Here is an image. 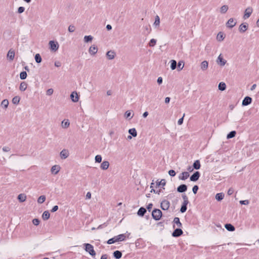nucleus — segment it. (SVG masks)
<instances>
[{
  "label": "nucleus",
  "instance_id": "1",
  "mask_svg": "<svg viewBox=\"0 0 259 259\" xmlns=\"http://www.w3.org/2000/svg\"><path fill=\"white\" fill-rule=\"evenodd\" d=\"M126 239V236L124 234H121L109 239L107 241L108 244H111L116 242L124 241Z\"/></svg>",
  "mask_w": 259,
  "mask_h": 259
},
{
  "label": "nucleus",
  "instance_id": "2",
  "mask_svg": "<svg viewBox=\"0 0 259 259\" xmlns=\"http://www.w3.org/2000/svg\"><path fill=\"white\" fill-rule=\"evenodd\" d=\"M182 198L184 200V201L181 206V207L180 209V211L182 213H184V212H186V211L187 210V205L189 203V200H188V197L185 194L183 195L182 196Z\"/></svg>",
  "mask_w": 259,
  "mask_h": 259
},
{
  "label": "nucleus",
  "instance_id": "3",
  "mask_svg": "<svg viewBox=\"0 0 259 259\" xmlns=\"http://www.w3.org/2000/svg\"><path fill=\"white\" fill-rule=\"evenodd\" d=\"M84 245L85 246V250L87 252H89V254L94 256L96 255V252L94 249V247L92 245L89 243H84Z\"/></svg>",
  "mask_w": 259,
  "mask_h": 259
},
{
  "label": "nucleus",
  "instance_id": "4",
  "mask_svg": "<svg viewBox=\"0 0 259 259\" xmlns=\"http://www.w3.org/2000/svg\"><path fill=\"white\" fill-rule=\"evenodd\" d=\"M153 218L156 220H159L162 217V212L159 209H154L152 212Z\"/></svg>",
  "mask_w": 259,
  "mask_h": 259
},
{
  "label": "nucleus",
  "instance_id": "5",
  "mask_svg": "<svg viewBox=\"0 0 259 259\" xmlns=\"http://www.w3.org/2000/svg\"><path fill=\"white\" fill-rule=\"evenodd\" d=\"M50 49L54 51H56L59 48V45L57 41L51 40L49 41Z\"/></svg>",
  "mask_w": 259,
  "mask_h": 259
},
{
  "label": "nucleus",
  "instance_id": "6",
  "mask_svg": "<svg viewBox=\"0 0 259 259\" xmlns=\"http://www.w3.org/2000/svg\"><path fill=\"white\" fill-rule=\"evenodd\" d=\"M170 206L169 202L167 200H163L161 202V207L163 210H167Z\"/></svg>",
  "mask_w": 259,
  "mask_h": 259
},
{
  "label": "nucleus",
  "instance_id": "7",
  "mask_svg": "<svg viewBox=\"0 0 259 259\" xmlns=\"http://www.w3.org/2000/svg\"><path fill=\"white\" fill-rule=\"evenodd\" d=\"M252 9L251 7H248L247 8H246L244 12L243 18L244 19L248 18L252 14Z\"/></svg>",
  "mask_w": 259,
  "mask_h": 259
},
{
  "label": "nucleus",
  "instance_id": "8",
  "mask_svg": "<svg viewBox=\"0 0 259 259\" xmlns=\"http://www.w3.org/2000/svg\"><path fill=\"white\" fill-rule=\"evenodd\" d=\"M200 176V174L199 171H195L190 178L191 181L196 182L197 181Z\"/></svg>",
  "mask_w": 259,
  "mask_h": 259
},
{
  "label": "nucleus",
  "instance_id": "9",
  "mask_svg": "<svg viewBox=\"0 0 259 259\" xmlns=\"http://www.w3.org/2000/svg\"><path fill=\"white\" fill-rule=\"evenodd\" d=\"M227 61L223 59V57H222V55L220 54L219 57H218V59L217 60V63L221 66H224Z\"/></svg>",
  "mask_w": 259,
  "mask_h": 259
},
{
  "label": "nucleus",
  "instance_id": "10",
  "mask_svg": "<svg viewBox=\"0 0 259 259\" xmlns=\"http://www.w3.org/2000/svg\"><path fill=\"white\" fill-rule=\"evenodd\" d=\"M60 155L62 159H65L69 156V153L68 150L64 149L61 151Z\"/></svg>",
  "mask_w": 259,
  "mask_h": 259
},
{
  "label": "nucleus",
  "instance_id": "11",
  "mask_svg": "<svg viewBox=\"0 0 259 259\" xmlns=\"http://www.w3.org/2000/svg\"><path fill=\"white\" fill-rule=\"evenodd\" d=\"M70 98L73 102H77L79 99V96L76 92H73L70 95Z\"/></svg>",
  "mask_w": 259,
  "mask_h": 259
},
{
  "label": "nucleus",
  "instance_id": "12",
  "mask_svg": "<svg viewBox=\"0 0 259 259\" xmlns=\"http://www.w3.org/2000/svg\"><path fill=\"white\" fill-rule=\"evenodd\" d=\"M252 102V99L250 97H245L242 101V105L243 106H247Z\"/></svg>",
  "mask_w": 259,
  "mask_h": 259
},
{
  "label": "nucleus",
  "instance_id": "13",
  "mask_svg": "<svg viewBox=\"0 0 259 259\" xmlns=\"http://www.w3.org/2000/svg\"><path fill=\"white\" fill-rule=\"evenodd\" d=\"M183 234V231L180 228H177L174 230L172 235L173 237H178Z\"/></svg>",
  "mask_w": 259,
  "mask_h": 259
},
{
  "label": "nucleus",
  "instance_id": "14",
  "mask_svg": "<svg viewBox=\"0 0 259 259\" xmlns=\"http://www.w3.org/2000/svg\"><path fill=\"white\" fill-rule=\"evenodd\" d=\"M236 22L235 21L233 18H230L229 19L226 23V25L228 27L233 28L235 26Z\"/></svg>",
  "mask_w": 259,
  "mask_h": 259
},
{
  "label": "nucleus",
  "instance_id": "15",
  "mask_svg": "<svg viewBox=\"0 0 259 259\" xmlns=\"http://www.w3.org/2000/svg\"><path fill=\"white\" fill-rule=\"evenodd\" d=\"M189 174L187 171L183 172L179 176V179L181 180H185L189 177Z\"/></svg>",
  "mask_w": 259,
  "mask_h": 259
},
{
  "label": "nucleus",
  "instance_id": "16",
  "mask_svg": "<svg viewBox=\"0 0 259 259\" xmlns=\"http://www.w3.org/2000/svg\"><path fill=\"white\" fill-rule=\"evenodd\" d=\"M187 190V186L185 184H182L177 188L178 192L183 193L186 191Z\"/></svg>",
  "mask_w": 259,
  "mask_h": 259
},
{
  "label": "nucleus",
  "instance_id": "17",
  "mask_svg": "<svg viewBox=\"0 0 259 259\" xmlns=\"http://www.w3.org/2000/svg\"><path fill=\"white\" fill-rule=\"evenodd\" d=\"M60 167L59 165H55L54 166H53L51 168V172L55 174V175H56L58 173V172L60 171Z\"/></svg>",
  "mask_w": 259,
  "mask_h": 259
},
{
  "label": "nucleus",
  "instance_id": "18",
  "mask_svg": "<svg viewBox=\"0 0 259 259\" xmlns=\"http://www.w3.org/2000/svg\"><path fill=\"white\" fill-rule=\"evenodd\" d=\"M97 51H98L97 47L96 46L93 45V46H92L90 48L89 52L90 54L95 55V54L97 53Z\"/></svg>",
  "mask_w": 259,
  "mask_h": 259
},
{
  "label": "nucleus",
  "instance_id": "19",
  "mask_svg": "<svg viewBox=\"0 0 259 259\" xmlns=\"http://www.w3.org/2000/svg\"><path fill=\"white\" fill-rule=\"evenodd\" d=\"M248 28V25L247 24H241L239 27V30L241 32H244L246 31Z\"/></svg>",
  "mask_w": 259,
  "mask_h": 259
},
{
  "label": "nucleus",
  "instance_id": "20",
  "mask_svg": "<svg viewBox=\"0 0 259 259\" xmlns=\"http://www.w3.org/2000/svg\"><path fill=\"white\" fill-rule=\"evenodd\" d=\"M208 63L207 61H203L201 62L200 67L202 70L205 71L208 68Z\"/></svg>",
  "mask_w": 259,
  "mask_h": 259
},
{
  "label": "nucleus",
  "instance_id": "21",
  "mask_svg": "<svg viewBox=\"0 0 259 259\" xmlns=\"http://www.w3.org/2000/svg\"><path fill=\"white\" fill-rule=\"evenodd\" d=\"M109 166V163L107 161H104L101 164V168L103 170H106Z\"/></svg>",
  "mask_w": 259,
  "mask_h": 259
},
{
  "label": "nucleus",
  "instance_id": "22",
  "mask_svg": "<svg viewBox=\"0 0 259 259\" xmlns=\"http://www.w3.org/2000/svg\"><path fill=\"white\" fill-rule=\"evenodd\" d=\"M15 57V52L14 51H12L11 50H10L7 54V57L10 60H13Z\"/></svg>",
  "mask_w": 259,
  "mask_h": 259
},
{
  "label": "nucleus",
  "instance_id": "23",
  "mask_svg": "<svg viewBox=\"0 0 259 259\" xmlns=\"http://www.w3.org/2000/svg\"><path fill=\"white\" fill-rule=\"evenodd\" d=\"M61 125L63 128H67L69 126L70 122L68 119H64L62 121Z\"/></svg>",
  "mask_w": 259,
  "mask_h": 259
},
{
  "label": "nucleus",
  "instance_id": "24",
  "mask_svg": "<svg viewBox=\"0 0 259 259\" xmlns=\"http://www.w3.org/2000/svg\"><path fill=\"white\" fill-rule=\"evenodd\" d=\"M106 55L109 59L112 60L114 59L115 57V53L112 51H108Z\"/></svg>",
  "mask_w": 259,
  "mask_h": 259
},
{
  "label": "nucleus",
  "instance_id": "25",
  "mask_svg": "<svg viewBox=\"0 0 259 259\" xmlns=\"http://www.w3.org/2000/svg\"><path fill=\"white\" fill-rule=\"evenodd\" d=\"M26 196L24 194H20L18 196V199L21 202H24L26 200Z\"/></svg>",
  "mask_w": 259,
  "mask_h": 259
},
{
  "label": "nucleus",
  "instance_id": "26",
  "mask_svg": "<svg viewBox=\"0 0 259 259\" xmlns=\"http://www.w3.org/2000/svg\"><path fill=\"white\" fill-rule=\"evenodd\" d=\"M27 88V84L25 82H22L20 83L19 89L21 91H25Z\"/></svg>",
  "mask_w": 259,
  "mask_h": 259
},
{
  "label": "nucleus",
  "instance_id": "27",
  "mask_svg": "<svg viewBox=\"0 0 259 259\" xmlns=\"http://www.w3.org/2000/svg\"><path fill=\"white\" fill-rule=\"evenodd\" d=\"M114 257L116 259H119L121 257L122 253L118 250H116L113 253Z\"/></svg>",
  "mask_w": 259,
  "mask_h": 259
},
{
  "label": "nucleus",
  "instance_id": "28",
  "mask_svg": "<svg viewBox=\"0 0 259 259\" xmlns=\"http://www.w3.org/2000/svg\"><path fill=\"white\" fill-rule=\"evenodd\" d=\"M146 212V209L145 208L142 207L139 208L137 213L139 216L142 217L145 214Z\"/></svg>",
  "mask_w": 259,
  "mask_h": 259
},
{
  "label": "nucleus",
  "instance_id": "29",
  "mask_svg": "<svg viewBox=\"0 0 259 259\" xmlns=\"http://www.w3.org/2000/svg\"><path fill=\"white\" fill-rule=\"evenodd\" d=\"M225 228L229 231H234L235 229V227L231 224H226Z\"/></svg>",
  "mask_w": 259,
  "mask_h": 259
},
{
  "label": "nucleus",
  "instance_id": "30",
  "mask_svg": "<svg viewBox=\"0 0 259 259\" xmlns=\"http://www.w3.org/2000/svg\"><path fill=\"white\" fill-rule=\"evenodd\" d=\"M193 168L195 169H199L200 168V163L199 160H197L194 161L193 163Z\"/></svg>",
  "mask_w": 259,
  "mask_h": 259
},
{
  "label": "nucleus",
  "instance_id": "31",
  "mask_svg": "<svg viewBox=\"0 0 259 259\" xmlns=\"http://www.w3.org/2000/svg\"><path fill=\"white\" fill-rule=\"evenodd\" d=\"M50 214L48 211H45L42 215V218L44 220H47L49 219Z\"/></svg>",
  "mask_w": 259,
  "mask_h": 259
},
{
  "label": "nucleus",
  "instance_id": "32",
  "mask_svg": "<svg viewBox=\"0 0 259 259\" xmlns=\"http://www.w3.org/2000/svg\"><path fill=\"white\" fill-rule=\"evenodd\" d=\"M128 133L134 137H136L137 136V132L135 128L130 129L128 130Z\"/></svg>",
  "mask_w": 259,
  "mask_h": 259
},
{
  "label": "nucleus",
  "instance_id": "33",
  "mask_svg": "<svg viewBox=\"0 0 259 259\" xmlns=\"http://www.w3.org/2000/svg\"><path fill=\"white\" fill-rule=\"evenodd\" d=\"M224 194L223 193H217L216 194L215 199L218 201H221L224 198Z\"/></svg>",
  "mask_w": 259,
  "mask_h": 259
},
{
  "label": "nucleus",
  "instance_id": "34",
  "mask_svg": "<svg viewBox=\"0 0 259 259\" xmlns=\"http://www.w3.org/2000/svg\"><path fill=\"white\" fill-rule=\"evenodd\" d=\"M20 98L19 96H15L12 99V103L14 104L17 105L19 104Z\"/></svg>",
  "mask_w": 259,
  "mask_h": 259
},
{
  "label": "nucleus",
  "instance_id": "35",
  "mask_svg": "<svg viewBox=\"0 0 259 259\" xmlns=\"http://www.w3.org/2000/svg\"><path fill=\"white\" fill-rule=\"evenodd\" d=\"M174 223L177 225L178 227H182V224L180 221V219L178 217H176L174 219Z\"/></svg>",
  "mask_w": 259,
  "mask_h": 259
},
{
  "label": "nucleus",
  "instance_id": "36",
  "mask_svg": "<svg viewBox=\"0 0 259 259\" xmlns=\"http://www.w3.org/2000/svg\"><path fill=\"white\" fill-rule=\"evenodd\" d=\"M219 89L222 91H224L226 88V84L223 82H221L219 84Z\"/></svg>",
  "mask_w": 259,
  "mask_h": 259
},
{
  "label": "nucleus",
  "instance_id": "37",
  "mask_svg": "<svg viewBox=\"0 0 259 259\" xmlns=\"http://www.w3.org/2000/svg\"><path fill=\"white\" fill-rule=\"evenodd\" d=\"M9 105V101L7 99H5L3 100V101L1 103V105L3 106L4 108L6 109Z\"/></svg>",
  "mask_w": 259,
  "mask_h": 259
},
{
  "label": "nucleus",
  "instance_id": "38",
  "mask_svg": "<svg viewBox=\"0 0 259 259\" xmlns=\"http://www.w3.org/2000/svg\"><path fill=\"white\" fill-rule=\"evenodd\" d=\"M228 9V6L227 5H224L223 6L221 9H220V12L222 13V14H224L225 13L227 10Z\"/></svg>",
  "mask_w": 259,
  "mask_h": 259
},
{
  "label": "nucleus",
  "instance_id": "39",
  "mask_svg": "<svg viewBox=\"0 0 259 259\" xmlns=\"http://www.w3.org/2000/svg\"><path fill=\"white\" fill-rule=\"evenodd\" d=\"M236 134V133L235 131H231L227 135V139L232 138L235 136Z\"/></svg>",
  "mask_w": 259,
  "mask_h": 259
},
{
  "label": "nucleus",
  "instance_id": "40",
  "mask_svg": "<svg viewBox=\"0 0 259 259\" xmlns=\"http://www.w3.org/2000/svg\"><path fill=\"white\" fill-rule=\"evenodd\" d=\"M93 39V37L91 35H85L84 37V41L85 42L91 41Z\"/></svg>",
  "mask_w": 259,
  "mask_h": 259
},
{
  "label": "nucleus",
  "instance_id": "41",
  "mask_svg": "<svg viewBox=\"0 0 259 259\" xmlns=\"http://www.w3.org/2000/svg\"><path fill=\"white\" fill-rule=\"evenodd\" d=\"M45 200H46V196L45 195H41L38 198L37 202L38 203L41 204L45 201Z\"/></svg>",
  "mask_w": 259,
  "mask_h": 259
},
{
  "label": "nucleus",
  "instance_id": "42",
  "mask_svg": "<svg viewBox=\"0 0 259 259\" xmlns=\"http://www.w3.org/2000/svg\"><path fill=\"white\" fill-rule=\"evenodd\" d=\"M171 64H170V68L172 70H174L177 67V62L176 61L174 60H172L170 61Z\"/></svg>",
  "mask_w": 259,
  "mask_h": 259
},
{
  "label": "nucleus",
  "instance_id": "43",
  "mask_svg": "<svg viewBox=\"0 0 259 259\" xmlns=\"http://www.w3.org/2000/svg\"><path fill=\"white\" fill-rule=\"evenodd\" d=\"M35 60L38 63H39L41 62V61H42L41 57L39 54H36L35 55Z\"/></svg>",
  "mask_w": 259,
  "mask_h": 259
},
{
  "label": "nucleus",
  "instance_id": "44",
  "mask_svg": "<svg viewBox=\"0 0 259 259\" xmlns=\"http://www.w3.org/2000/svg\"><path fill=\"white\" fill-rule=\"evenodd\" d=\"M160 24V18L158 16L155 17V22L154 25L156 26H159Z\"/></svg>",
  "mask_w": 259,
  "mask_h": 259
},
{
  "label": "nucleus",
  "instance_id": "45",
  "mask_svg": "<svg viewBox=\"0 0 259 259\" xmlns=\"http://www.w3.org/2000/svg\"><path fill=\"white\" fill-rule=\"evenodd\" d=\"M20 77L21 79H25L27 77V73L25 71H22L20 74Z\"/></svg>",
  "mask_w": 259,
  "mask_h": 259
},
{
  "label": "nucleus",
  "instance_id": "46",
  "mask_svg": "<svg viewBox=\"0 0 259 259\" xmlns=\"http://www.w3.org/2000/svg\"><path fill=\"white\" fill-rule=\"evenodd\" d=\"M166 184V181L164 179H162L160 182H157V185L158 186H164Z\"/></svg>",
  "mask_w": 259,
  "mask_h": 259
},
{
  "label": "nucleus",
  "instance_id": "47",
  "mask_svg": "<svg viewBox=\"0 0 259 259\" xmlns=\"http://www.w3.org/2000/svg\"><path fill=\"white\" fill-rule=\"evenodd\" d=\"M156 40L154 38H152L150 40L149 43V45L150 47H154L156 45Z\"/></svg>",
  "mask_w": 259,
  "mask_h": 259
},
{
  "label": "nucleus",
  "instance_id": "48",
  "mask_svg": "<svg viewBox=\"0 0 259 259\" xmlns=\"http://www.w3.org/2000/svg\"><path fill=\"white\" fill-rule=\"evenodd\" d=\"M95 161L100 163L102 161V156L100 155H97L95 156Z\"/></svg>",
  "mask_w": 259,
  "mask_h": 259
},
{
  "label": "nucleus",
  "instance_id": "49",
  "mask_svg": "<svg viewBox=\"0 0 259 259\" xmlns=\"http://www.w3.org/2000/svg\"><path fill=\"white\" fill-rule=\"evenodd\" d=\"M224 38V37L223 36V33L221 32L219 33L217 35L218 40L219 41H221V40H223Z\"/></svg>",
  "mask_w": 259,
  "mask_h": 259
},
{
  "label": "nucleus",
  "instance_id": "50",
  "mask_svg": "<svg viewBox=\"0 0 259 259\" xmlns=\"http://www.w3.org/2000/svg\"><path fill=\"white\" fill-rule=\"evenodd\" d=\"M184 63L183 62H181L180 61L179 63H178V67L179 68V70H182L183 67H184Z\"/></svg>",
  "mask_w": 259,
  "mask_h": 259
},
{
  "label": "nucleus",
  "instance_id": "51",
  "mask_svg": "<svg viewBox=\"0 0 259 259\" xmlns=\"http://www.w3.org/2000/svg\"><path fill=\"white\" fill-rule=\"evenodd\" d=\"M124 116L126 118H129L130 119H131L133 117V116H131V112L129 111H126V112L125 113Z\"/></svg>",
  "mask_w": 259,
  "mask_h": 259
},
{
  "label": "nucleus",
  "instance_id": "52",
  "mask_svg": "<svg viewBox=\"0 0 259 259\" xmlns=\"http://www.w3.org/2000/svg\"><path fill=\"white\" fill-rule=\"evenodd\" d=\"M239 202L242 205H248L249 203L248 200H240Z\"/></svg>",
  "mask_w": 259,
  "mask_h": 259
},
{
  "label": "nucleus",
  "instance_id": "53",
  "mask_svg": "<svg viewBox=\"0 0 259 259\" xmlns=\"http://www.w3.org/2000/svg\"><path fill=\"white\" fill-rule=\"evenodd\" d=\"M53 92L54 90L53 89H49L47 91L46 94L48 96H51L53 94Z\"/></svg>",
  "mask_w": 259,
  "mask_h": 259
},
{
  "label": "nucleus",
  "instance_id": "54",
  "mask_svg": "<svg viewBox=\"0 0 259 259\" xmlns=\"http://www.w3.org/2000/svg\"><path fill=\"white\" fill-rule=\"evenodd\" d=\"M39 220L38 219H34L32 220V223L35 226H37L39 224Z\"/></svg>",
  "mask_w": 259,
  "mask_h": 259
},
{
  "label": "nucleus",
  "instance_id": "55",
  "mask_svg": "<svg viewBox=\"0 0 259 259\" xmlns=\"http://www.w3.org/2000/svg\"><path fill=\"white\" fill-rule=\"evenodd\" d=\"M198 186L197 185H195L192 188V191L194 194H196L198 190Z\"/></svg>",
  "mask_w": 259,
  "mask_h": 259
},
{
  "label": "nucleus",
  "instance_id": "56",
  "mask_svg": "<svg viewBox=\"0 0 259 259\" xmlns=\"http://www.w3.org/2000/svg\"><path fill=\"white\" fill-rule=\"evenodd\" d=\"M75 30V27L73 25H70L68 27V31L70 32H73Z\"/></svg>",
  "mask_w": 259,
  "mask_h": 259
},
{
  "label": "nucleus",
  "instance_id": "57",
  "mask_svg": "<svg viewBox=\"0 0 259 259\" xmlns=\"http://www.w3.org/2000/svg\"><path fill=\"white\" fill-rule=\"evenodd\" d=\"M168 174L171 177H174L176 174L174 170L171 169L168 171Z\"/></svg>",
  "mask_w": 259,
  "mask_h": 259
},
{
  "label": "nucleus",
  "instance_id": "58",
  "mask_svg": "<svg viewBox=\"0 0 259 259\" xmlns=\"http://www.w3.org/2000/svg\"><path fill=\"white\" fill-rule=\"evenodd\" d=\"M184 116H185V114H184V115L182 118H181L180 119H179V120L178 121V123L179 125H181L183 123Z\"/></svg>",
  "mask_w": 259,
  "mask_h": 259
},
{
  "label": "nucleus",
  "instance_id": "59",
  "mask_svg": "<svg viewBox=\"0 0 259 259\" xmlns=\"http://www.w3.org/2000/svg\"><path fill=\"white\" fill-rule=\"evenodd\" d=\"M25 10V8L23 7H20L18 9V12L19 13H23Z\"/></svg>",
  "mask_w": 259,
  "mask_h": 259
},
{
  "label": "nucleus",
  "instance_id": "60",
  "mask_svg": "<svg viewBox=\"0 0 259 259\" xmlns=\"http://www.w3.org/2000/svg\"><path fill=\"white\" fill-rule=\"evenodd\" d=\"M10 148L8 146H5L3 148V151L4 152H9L10 151Z\"/></svg>",
  "mask_w": 259,
  "mask_h": 259
},
{
  "label": "nucleus",
  "instance_id": "61",
  "mask_svg": "<svg viewBox=\"0 0 259 259\" xmlns=\"http://www.w3.org/2000/svg\"><path fill=\"white\" fill-rule=\"evenodd\" d=\"M153 206V204L152 203H150L148 205L147 208L149 211H150Z\"/></svg>",
  "mask_w": 259,
  "mask_h": 259
},
{
  "label": "nucleus",
  "instance_id": "62",
  "mask_svg": "<svg viewBox=\"0 0 259 259\" xmlns=\"http://www.w3.org/2000/svg\"><path fill=\"white\" fill-rule=\"evenodd\" d=\"M58 209V206L57 205L54 206L51 210L52 212H55Z\"/></svg>",
  "mask_w": 259,
  "mask_h": 259
},
{
  "label": "nucleus",
  "instance_id": "63",
  "mask_svg": "<svg viewBox=\"0 0 259 259\" xmlns=\"http://www.w3.org/2000/svg\"><path fill=\"white\" fill-rule=\"evenodd\" d=\"M61 63L60 62H59V61H56L55 62V66L56 67H59L61 66Z\"/></svg>",
  "mask_w": 259,
  "mask_h": 259
},
{
  "label": "nucleus",
  "instance_id": "64",
  "mask_svg": "<svg viewBox=\"0 0 259 259\" xmlns=\"http://www.w3.org/2000/svg\"><path fill=\"white\" fill-rule=\"evenodd\" d=\"M162 82V78L161 77H159L157 79V83L158 84H161Z\"/></svg>",
  "mask_w": 259,
  "mask_h": 259
}]
</instances>
